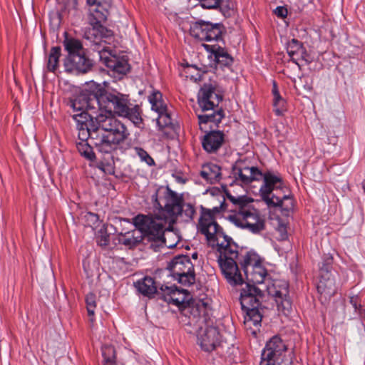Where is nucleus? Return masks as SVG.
Returning <instances> with one entry per match:
<instances>
[{
	"label": "nucleus",
	"mask_w": 365,
	"mask_h": 365,
	"mask_svg": "<svg viewBox=\"0 0 365 365\" xmlns=\"http://www.w3.org/2000/svg\"><path fill=\"white\" fill-rule=\"evenodd\" d=\"M152 200L159 213L155 215H138L135 217V222L150 238L158 239L162 242L161 237L171 234L170 231L165 233L166 225L174 222L178 216L183 198L167 187L158 189Z\"/></svg>",
	"instance_id": "f03ea898"
},
{
	"label": "nucleus",
	"mask_w": 365,
	"mask_h": 365,
	"mask_svg": "<svg viewBox=\"0 0 365 365\" xmlns=\"http://www.w3.org/2000/svg\"><path fill=\"white\" fill-rule=\"evenodd\" d=\"M105 102L99 110H105L104 114L116 115L128 118L135 125L139 126L143 123L142 110L140 106L131 103L128 95L120 92H109L105 93Z\"/></svg>",
	"instance_id": "39448f33"
},
{
	"label": "nucleus",
	"mask_w": 365,
	"mask_h": 365,
	"mask_svg": "<svg viewBox=\"0 0 365 365\" xmlns=\"http://www.w3.org/2000/svg\"><path fill=\"white\" fill-rule=\"evenodd\" d=\"M73 118L76 123V127H90L93 125H97L96 122H93V117L87 112V110H83L78 113L73 114Z\"/></svg>",
	"instance_id": "473e14b6"
},
{
	"label": "nucleus",
	"mask_w": 365,
	"mask_h": 365,
	"mask_svg": "<svg viewBox=\"0 0 365 365\" xmlns=\"http://www.w3.org/2000/svg\"><path fill=\"white\" fill-rule=\"evenodd\" d=\"M222 100V96L215 81L204 83L199 91L197 102L202 111L214 110Z\"/></svg>",
	"instance_id": "2eb2a0df"
},
{
	"label": "nucleus",
	"mask_w": 365,
	"mask_h": 365,
	"mask_svg": "<svg viewBox=\"0 0 365 365\" xmlns=\"http://www.w3.org/2000/svg\"><path fill=\"white\" fill-rule=\"evenodd\" d=\"M263 296L260 289L247 284L240 293V304L242 310L247 314L245 324L247 326H255L257 329L261 324L262 315L259 311V298Z\"/></svg>",
	"instance_id": "6e6552de"
},
{
	"label": "nucleus",
	"mask_w": 365,
	"mask_h": 365,
	"mask_svg": "<svg viewBox=\"0 0 365 365\" xmlns=\"http://www.w3.org/2000/svg\"><path fill=\"white\" fill-rule=\"evenodd\" d=\"M302 46L303 45L301 42L294 38L288 43L287 47V53L290 56L292 62L297 64L298 66H299V58L294 57V55L299 54V51H302Z\"/></svg>",
	"instance_id": "72a5a7b5"
},
{
	"label": "nucleus",
	"mask_w": 365,
	"mask_h": 365,
	"mask_svg": "<svg viewBox=\"0 0 365 365\" xmlns=\"http://www.w3.org/2000/svg\"><path fill=\"white\" fill-rule=\"evenodd\" d=\"M225 143V134L220 130L207 132L201 139L202 148L209 154H215Z\"/></svg>",
	"instance_id": "6ab92c4d"
},
{
	"label": "nucleus",
	"mask_w": 365,
	"mask_h": 365,
	"mask_svg": "<svg viewBox=\"0 0 365 365\" xmlns=\"http://www.w3.org/2000/svg\"><path fill=\"white\" fill-rule=\"evenodd\" d=\"M299 54H300L299 61H304L307 64L311 63L312 59L310 56L307 53L304 46H302V51H299Z\"/></svg>",
	"instance_id": "09e8293b"
},
{
	"label": "nucleus",
	"mask_w": 365,
	"mask_h": 365,
	"mask_svg": "<svg viewBox=\"0 0 365 365\" xmlns=\"http://www.w3.org/2000/svg\"><path fill=\"white\" fill-rule=\"evenodd\" d=\"M96 241L99 246L106 247L109 244L110 235L106 233V230L101 229L96 237Z\"/></svg>",
	"instance_id": "ea45409f"
},
{
	"label": "nucleus",
	"mask_w": 365,
	"mask_h": 365,
	"mask_svg": "<svg viewBox=\"0 0 365 365\" xmlns=\"http://www.w3.org/2000/svg\"><path fill=\"white\" fill-rule=\"evenodd\" d=\"M287 343L278 335L273 336L262 351L259 365H292V360L287 357Z\"/></svg>",
	"instance_id": "9d476101"
},
{
	"label": "nucleus",
	"mask_w": 365,
	"mask_h": 365,
	"mask_svg": "<svg viewBox=\"0 0 365 365\" xmlns=\"http://www.w3.org/2000/svg\"><path fill=\"white\" fill-rule=\"evenodd\" d=\"M61 48L60 46H54L51 48L47 62V69L54 72L58 66V59L61 56Z\"/></svg>",
	"instance_id": "2f4dec72"
},
{
	"label": "nucleus",
	"mask_w": 365,
	"mask_h": 365,
	"mask_svg": "<svg viewBox=\"0 0 365 365\" xmlns=\"http://www.w3.org/2000/svg\"><path fill=\"white\" fill-rule=\"evenodd\" d=\"M274 14L278 17L284 18L287 15V10L283 6H277L274 10Z\"/></svg>",
	"instance_id": "3c124183"
},
{
	"label": "nucleus",
	"mask_w": 365,
	"mask_h": 365,
	"mask_svg": "<svg viewBox=\"0 0 365 365\" xmlns=\"http://www.w3.org/2000/svg\"><path fill=\"white\" fill-rule=\"evenodd\" d=\"M274 106V111L276 113L277 115H282L285 106V101L284 99L273 102Z\"/></svg>",
	"instance_id": "c03bdc74"
},
{
	"label": "nucleus",
	"mask_w": 365,
	"mask_h": 365,
	"mask_svg": "<svg viewBox=\"0 0 365 365\" xmlns=\"http://www.w3.org/2000/svg\"><path fill=\"white\" fill-rule=\"evenodd\" d=\"M168 269L180 284L190 286L195 283L194 265L187 255L175 257L168 264Z\"/></svg>",
	"instance_id": "9b49d317"
},
{
	"label": "nucleus",
	"mask_w": 365,
	"mask_h": 365,
	"mask_svg": "<svg viewBox=\"0 0 365 365\" xmlns=\"http://www.w3.org/2000/svg\"><path fill=\"white\" fill-rule=\"evenodd\" d=\"M113 160L111 162H102L101 163V168L104 172L108 173V174H113L114 173V165H113Z\"/></svg>",
	"instance_id": "49530a36"
},
{
	"label": "nucleus",
	"mask_w": 365,
	"mask_h": 365,
	"mask_svg": "<svg viewBox=\"0 0 365 365\" xmlns=\"http://www.w3.org/2000/svg\"><path fill=\"white\" fill-rule=\"evenodd\" d=\"M223 26L221 24H212L200 20L193 24L190 34L201 41H218L222 39Z\"/></svg>",
	"instance_id": "4468645a"
},
{
	"label": "nucleus",
	"mask_w": 365,
	"mask_h": 365,
	"mask_svg": "<svg viewBox=\"0 0 365 365\" xmlns=\"http://www.w3.org/2000/svg\"><path fill=\"white\" fill-rule=\"evenodd\" d=\"M104 365H115L114 361V349L113 347H105L103 349Z\"/></svg>",
	"instance_id": "58836bf2"
},
{
	"label": "nucleus",
	"mask_w": 365,
	"mask_h": 365,
	"mask_svg": "<svg viewBox=\"0 0 365 365\" xmlns=\"http://www.w3.org/2000/svg\"><path fill=\"white\" fill-rule=\"evenodd\" d=\"M200 175L210 183H216L221 179V168L214 163H207L202 166Z\"/></svg>",
	"instance_id": "b1692460"
},
{
	"label": "nucleus",
	"mask_w": 365,
	"mask_h": 365,
	"mask_svg": "<svg viewBox=\"0 0 365 365\" xmlns=\"http://www.w3.org/2000/svg\"><path fill=\"white\" fill-rule=\"evenodd\" d=\"M160 101H163L162 94L159 91H155L149 96V101L150 104Z\"/></svg>",
	"instance_id": "8fccbe9b"
},
{
	"label": "nucleus",
	"mask_w": 365,
	"mask_h": 365,
	"mask_svg": "<svg viewBox=\"0 0 365 365\" xmlns=\"http://www.w3.org/2000/svg\"><path fill=\"white\" fill-rule=\"evenodd\" d=\"M349 302L355 310L359 309L361 307L360 304L359 299L358 296L351 297Z\"/></svg>",
	"instance_id": "603ef678"
},
{
	"label": "nucleus",
	"mask_w": 365,
	"mask_h": 365,
	"mask_svg": "<svg viewBox=\"0 0 365 365\" xmlns=\"http://www.w3.org/2000/svg\"><path fill=\"white\" fill-rule=\"evenodd\" d=\"M63 44L68 53L63 60L65 71L67 73L85 74L91 71L93 61L86 56L85 48L79 40L66 37Z\"/></svg>",
	"instance_id": "423d86ee"
},
{
	"label": "nucleus",
	"mask_w": 365,
	"mask_h": 365,
	"mask_svg": "<svg viewBox=\"0 0 365 365\" xmlns=\"http://www.w3.org/2000/svg\"><path fill=\"white\" fill-rule=\"evenodd\" d=\"M272 93H273V96H275V93H279V92L277 89V84L275 83H274V85H273Z\"/></svg>",
	"instance_id": "5fc2aeb1"
},
{
	"label": "nucleus",
	"mask_w": 365,
	"mask_h": 365,
	"mask_svg": "<svg viewBox=\"0 0 365 365\" xmlns=\"http://www.w3.org/2000/svg\"><path fill=\"white\" fill-rule=\"evenodd\" d=\"M273 102L283 100L284 98H282L279 93H275V96H273Z\"/></svg>",
	"instance_id": "864d4df0"
},
{
	"label": "nucleus",
	"mask_w": 365,
	"mask_h": 365,
	"mask_svg": "<svg viewBox=\"0 0 365 365\" xmlns=\"http://www.w3.org/2000/svg\"><path fill=\"white\" fill-rule=\"evenodd\" d=\"M88 6V22L92 26L85 32L84 36L88 40L101 38H108L112 36V31L101 24L105 21L111 6V0H86Z\"/></svg>",
	"instance_id": "0eeeda50"
},
{
	"label": "nucleus",
	"mask_w": 365,
	"mask_h": 365,
	"mask_svg": "<svg viewBox=\"0 0 365 365\" xmlns=\"http://www.w3.org/2000/svg\"><path fill=\"white\" fill-rule=\"evenodd\" d=\"M333 257L330 255H324L323 262L320 267L322 273L321 279L318 284V289L321 292H325L329 295H333L335 293V282L333 278L329 275L331 270Z\"/></svg>",
	"instance_id": "f3484780"
},
{
	"label": "nucleus",
	"mask_w": 365,
	"mask_h": 365,
	"mask_svg": "<svg viewBox=\"0 0 365 365\" xmlns=\"http://www.w3.org/2000/svg\"><path fill=\"white\" fill-rule=\"evenodd\" d=\"M133 223L137 230H131L124 234H119L118 240L120 244L130 249L138 245L143 239H146L148 241L152 242L150 247L154 248L163 246L172 248L175 246V244L168 243L167 242L166 237H161L162 242H160L158 239L150 238L145 232L140 230V227L136 225L135 222V217L133 218Z\"/></svg>",
	"instance_id": "f8f14e48"
},
{
	"label": "nucleus",
	"mask_w": 365,
	"mask_h": 365,
	"mask_svg": "<svg viewBox=\"0 0 365 365\" xmlns=\"http://www.w3.org/2000/svg\"><path fill=\"white\" fill-rule=\"evenodd\" d=\"M196 213L195 205L190 202H185L182 200L180 206L178 216L183 218L185 222H191Z\"/></svg>",
	"instance_id": "c756f323"
},
{
	"label": "nucleus",
	"mask_w": 365,
	"mask_h": 365,
	"mask_svg": "<svg viewBox=\"0 0 365 365\" xmlns=\"http://www.w3.org/2000/svg\"><path fill=\"white\" fill-rule=\"evenodd\" d=\"M85 219L91 227H96L99 223V217L97 214L88 212L85 215Z\"/></svg>",
	"instance_id": "79ce46f5"
},
{
	"label": "nucleus",
	"mask_w": 365,
	"mask_h": 365,
	"mask_svg": "<svg viewBox=\"0 0 365 365\" xmlns=\"http://www.w3.org/2000/svg\"><path fill=\"white\" fill-rule=\"evenodd\" d=\"M95 118L100 133L94 135L95 142L101 153L111 154L130 133L125 125L110 113L103 114L102 111Z\"/></svg>",
	"instance_id": "20e7f679"
},
{
	"label": "nucleus",
	"mask_w": 365,
	"mask_h": 365,
	"mask_svg": "<svg viewBox=\"0 0 365 365\" xmlns=\"http://www.w3.org/2000/svg\"><path fill=\"white\" fill-rule=\"evenodd\" d=\"M201 6L206 9H215L220 6V0H199Z\"/></svg>",
	"instance_id": "37998d69"
},
{
	"label": "nucleus",
	"mask_w": 365,
	"mask_h": 365,
	"mask_svg": "<svg viewBox=\"0 0 365 365\" xmlns=\"http://www.w3.org/2000/svg\"><path fill=\"white\" fill-rule=\"evenodd\" d=\"M191 314L195 317H198L202 322L206 321L205 315L207 314V306L203 302H198L191 308Z\"/></svg>",
	"instance_id": "c9c22d12"
},
{
	"label": "nucleus",
	"mask_w": 365,
	"mask_h": 365,
	"mask_svg": "<svg viewBox=\"0 0 365 365\" xmlns=\"http://www.w3.org/2000/svg\"><path fill=\"white\" fill-rule=\"evenodd\" d=\"M243 173L247 178V182L250 184L253 181H258L262 178L263 173L258 168L255 166L249 167L243 161V166H242Z\"/></svg>",
	"instance_id": "c85d7f7f"
},
{
	"label": "nucleus",
	"mask_w": 365,
	"mask_h": 365,
	"mask_svg": "<svg viewBox=\"0 0 365 365\" xmlns=\"http://www.w3.org/2000/svg\"><path fill=\"white\" fill-rule=\"evenodd\" d=\"M161 293L160 298L168 304H173L176 306H180L185 302V290H179L175 287H168L162 285L160 287Z\"/></svg>",
	"instance_id": "aec40b11"
},
{
	"label": "nucleus",
	"mask_w": 365,
	"mask_h": 365,
	"mask_svg": "<svg viewBox=\"0 0 365 365\" xmlns=\"http://www.w3.org/2000/svg\"><path fill=\"white\" fill-rule=\"evenodd\" d=\"M197 337L198 344L203 351L207 352L212 351L221 341L218 328L208 323H206L205 327H200Z\"/></svg>",
	"instance_id": "dca6fc26"
},
{
	"label": "nucleus",
	"mask_w": 365,
	"mask_h": 365,
	"mask_svg": "<svg viewBox=\"0 0 365 365\" xmlns=\"http://www.w3.org/2000/svg\"><path fill=\"white\" fill-rule=\"evenodd\" d=\"M203 47L210 53L209 58L220 67H230L233 58L227 50L218 44H203Z\"/></svg>",
	"instance_id": "a211bd4d"
},
{
	"label": "nucleus",
	"mask_w": 365,
	"mask_h": 365,
	"mask_svg": "<svg viewBox=\"0 0 365 365\" xmlns=\"http://www.w3.org/2000/svg\"><path fill=\"white\" fill-rule=\"evenodd\" d=\"M63 8L60 13L66 12L79 6L78 0H62Z\"/></svg>",
	"instance_id": "a19ab883"
},
{
	"label": "nucleus",
	"mask_w": 365,
	"mask_h": 365,
	"mask_svg": "<svg viewBox=\"0 0 365 365\" xmlns=\"http://www.w3.org/2000/svg\"><path fill=\"white\" fill-rule=\"evenodd\" d=\"M135 287L143 295L151 298L158 292V287L153 278L145 277L135 283Z\"/></svg>",
	"instance_id": "5701e85b"
},
{
	"label": "nucleus",
	"mask_w": 365,
	"mask_h": 365,
	"mask_svg": "<svg viewBox=\"0 0 365 365\" xmlns=\"http://www.w3.org/2000/svg\"><path fill=\"white\" fill-rule=\"evenodd\" d=\"M224 117V113L222 109L213 111L211 113L199 114L197 118L199 121L200 128L203 129L202 125H206L209 123L217 125Z\"/></svg>",
	"instance_id": "a878e982"
},
{
	"label": "nucleus",
	"mask_w": 365,
	"mask_h": 365,
	"mask_svg": "<svg viewBox=\"0 0 365 365\" xmlns=\"http://www.w3.org/2000/svg\"><path fill=\"white\" fill-rule=\"evenodd\" d=\"M91 103V101L88 98V95L86 93H81L75 99L70 101L69 106L74 112H82L83 110L86 111L98 108L96 105Z\"/></svg>",
	"instance_id": "393cba45"
},
{
	"label": "nucleus",
	"mask_w": 365,
	"mask_h": 365,
	"mask_svg": "<svg viewBox=\"0 0 365 365\" xmlns=\"http://www.w3.org/2000/svg\"><path fill=\"white\" fill-rule=\"evenodd\" d=\"M98 36L94 41L93 37L91 41L93 42V50L98 52L100 61L110 69L113 74H118L120 76L125 75L130 70L128 58L124 56H118L115 51L108 48L102 44V39Z\"/></svg>",
	"instance_id": "1a4fd4ad"
},
{
	"label": "nucleus",
	"mask_w": 365,
	"mask_h": 365,
	"mask_svg": "<svg viewBox=\"0 0 365 365\" xmlns=\"http://www.w3.org/2000/svg\"><path fill=\"white\" fill-rule=\"evenodd\" d=\"M256 332H257V330H254V331H252V333H253L254 334H256Z\"/></svg>",
	"instance_id": "13d9d810"
},
{
	"label": "nucleus",
	"mask_w": 365,
	"mask_h": 365,
	"mask_svg": "<svg viewBox=\"0 0 365 365\" xmlns=\"http://www.w3.org/2000/svg\"><path fill=\"white\" fill-rule=\"evenodd\" d=\"M242 166H243L242 160H238L232 165L231 174L234 180L230 183L231 186H233L234 183L240 185H249L247 182V178H245L243 170L242 169Z\"/></svg>",
	"instance_id": "cd10ccee"
},
{
	"label": "nucleus",
	"mask_w": 365,
	"mask_h": 365,
	"mask_svg": "<svg viewBox=\"0 0 365 365\" xmlns=\"http://www.w3.org/2000/svg\"><path fill=\"white\" fill-rule=\"evenodd\" d=\"M60 18H67L72 24H79L83 19V13L80 6L59 14Z\"/></svg>",
	"instance_id": "7c9ffc66"
},
{
	"label": "nucleus",
	"mask_w": 365,
	"mask_h": 365,
	"mask_svg": "<svg viewBox=\"0 0 365 365\" xmlns=\"http://www.w3.org/2000/svg\"><path fill=\"white\" fill-rule=\"evenodd\" d=\"M158 123H163V125H168L171 123V119L167 110L159 114Z\"/></svg>",
	"instance_id": "de8ad7c7"
},
{
	"label": "nucleus",
	"mask_w": 365,
	"mask_h": 365,
	"mask_svg": "<svg viewBox=\"0 0 365 365\" xmlns=\"http://www.w3.org/2000/svg\"><path fill=\"white\" fill-rule=\"evenodd\" d=\"M227 199L235 205V209L227 215V220L238 227L253 234H259L265 230V220L253 205V199L245 195H232L226 192Z\"/></svg>",
	"instance_id": "7ed1b4c3"
},
{
	"label": "nucleus",
	"mask_w": 365,
	"mask_h": 365,
	"mask_svg": "<svg viewBox=\"0 0 365 365\" xmlns=\"http://www.w3.org/2000/svg\"><path fill=\"white\" fill-rule=\"evenodd\" d=\"M289 292L287 284L282 290L276 291L274 294L275 300L279 309L283 311H289L292 308V303L289 298Z\"/></svg>",
	"instance_id": "bb28decb"
},
{
	"label": "nucleus",
	"mask_w": 365,
	"mask_h": 365,
	"mask_svg": "<svg viewBox=\"0 0 365 365\" xmlns=\"http://www.w3.org/2000/svg\"><path fill=\"white\" fill-rule=\"evenodd\" d=\"M151 107L153 110L158 113V115L167 110V107L163 101L153 103L151 104Z\"/></svg>",
	"instance_id": "a18cd8bd"
},
{
	"label": "nucleus",
	"mask_w": 365,
	"mask_h": 365,
	"mask_svg": "<svg viewBox=\"0 0 365 365\" xmlns=\"http://www.w3.org/2000/svg\"><path fill=\"white\" fill-rule=\"evenodd\" d=\"M104 92L105 90L101 84L91 81L87 83L86 88L81 93H86L88 98L91 101V103H94L99 109L103 107V103L105 102Z\"/></svg>",
	"instance_id": "412c9836"
},
{
	"label": "nucleus",
	"mask_w": 365,
	"mask_h": 365,
	"mask_svg": "<svg viewBox=\"0 0 365 365\" xmlns=\"http://www.w3.org/2000/svg\"><path fill=\"white\" fill-rule=\"evenodd\" d=\"M76 128L78 130V136L79 140H81V143H86L88 140L91 145H93L97 151L101 153L100 147H98V145L95 142L96 139L93 138L95 134H100L98 124L93 125L90 127H76Z\"/></svg>",
	"instance_id": "4be33fe9"
},
{
	"label": "nucleus",
	"mask_w": 365,
	"mask_h": 365,
	"mask_svg": "<svg viewBox=\"0 0 365 365\" xmlns=\"http://www.w3.org/2000/svg\"><path fill=\"white\" fill-rule=\"evenodd\" d=\"M134 150L136 155L140 158V160L143 162H145L150 166L155 165L154 160L144 149L139 147H135Z\"/></svg>",
	"instance_id": "4c0bfd02"
},
{
	"label": "nucleus",
	"mask_w": 365,
	"mask_h": 365,
	"mask_svg": "<svg viewBox=\"0 0 365 365\" xmlns=\"http://www.w3.org/2000/svg\"><path fill=\"white\" fill-rule=\"evenodd\" d=\"M262 178L264 179V184L259 189L262 200L269 206L282 207L284 200H289L288 195H284L283 197H279L272 195V197H270L272 192L274 189H278L282 187L281 178L269 172L263 174Z\"/></svg>",
	"instance_id": "ddd939ff"
},
{
	"label": "nucleus",
	"mask_w": 365,
	"mask_h": 365,
	"mask_svg": "<svg viewBox=\"0 0 365 365\" xmlns=\"http://www.w3.org/2000/svg\"><path fill=\"white\" fill-rule=\"evenodd\" d=\"M93 145H91V143H79L77 144V148L78 151L86 157L87 159L93 160L95 158V154L92 151Z\"/></svg>",
	"instance_id": "e433bc0d"
},
{
	"label": "nucleus",
	"mask_w": 365,
	"mask_h": 365,
	"mask_svg": "<svg viewBox=\"0 0 365 365\" xmlns=\"http://www.w3.org/2000/svg\"><path fill=\"white\" fill-rule=\"evenodd\" d=\"M193 259H196L197 258V253L195 252L192 255Z\"/></svg>",
	"instance_id": "6e6d98bb"
},
{
	"label": "nucleus",
	"mask_w": 365,
	"mask_h": 365,
	"mask_svg": "<svg viewBox=\"0 0 365 365\" xmlns=\"http://www.w3.org/2000/svg\"><path fill=\"white\" fill-rule=\"evenodd\" d=\"M221 207L212 209L200 206V215L197 225V230L206 237L207 244L215 250V255L221 272L231 285L243 283L255 285L264 282L267 275L260 257L253 252H247L240 261L242 274L237 259L239 257L238 246L233 240L225 235L217 222L215 215L220 212Z\"/></svg>",
	"instance_id": "f257e3e1"
},
{
	"label": "nucleus",
	"mask_w": 365,
	"mask_h": 365,
	"mask_svg": "<svg viewBox=\"0 0 365 365\" xmlns=\"http://www.w3.org/2000/svg\"><path fill=\"white\" fill-rule=\"evenodd\" d=\"M294 57H299V58H300V54H295V55H294Z\"/></svg>",
	"instance_id": "4d7b16f0"
},
{
	"label": "nucleus",
	"mask_w": 365,
	"mask_h": 365,
	"mask_svg": "<svg viewBox=\"0 0 365 365\" xmlns=\"http://www.w3.org/2000/svg\"><path fill=\"white\" fill-rule=\"evenodd\" d=\"M86 309L88 316L91 317L90 321H94L95 309L96 307V296L93 293H88L86 296Z\"/></svg>",
	"instance_id": "f704fd0d"
}]
</instances>
